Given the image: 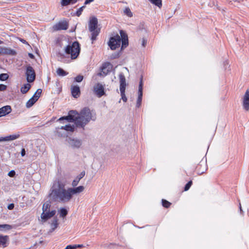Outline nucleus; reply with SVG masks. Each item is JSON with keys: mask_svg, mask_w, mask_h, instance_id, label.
I'll list each match as a JSON object with an SVG mask.
<instances>
[{"mask_svg": "<svg viewBox=\"0 0 249 249\" xmlns=\"http://www.w3.org/2000/svg\"><path fill=\"white\" fill-rule=\"evenodd\" d=\"M96 119V113L88 107H85L79 113L76 110H70L68 116L62 117L58 121L60 122L63 120H67L69 122H74L77 126L84 128L91 120L94 121Z\"/></svg>", "mask_w": 249, "mask_h": 249, "instance_id": "obj_1", "label": "nucleus"}, {"mask_svg": "<svg viewBox=\"0 0 249 249\" xmlns=\"http://www.w3.org/2000/svg\"><path fill=\"white\" fill-rule=\"evenodd\" d=\"M68 193L65 184L58 180L55 181L51 188L49 197L52 201L66 203L70 201Z\"/></svg>", "mask_w": 249, "mask_h": 249, "instance_id": "obj_2", "label": "nucleus"}, {"mask_svg": "<svg viewBox=\"0 0 249 249\" xmlns=\"http://www.w3.org/2000/svg\"><path fill=\"white\" fill-rule=\"evenodd\" d=\"M120 36L117 34L110 38L108 45L112 50H114L120 46L122 42L121 49L126 48L128 45L127 34L123 30L120 31Z\"/></svg>", "mask_w": 249, "mask_h": 249, "instance_id": "obj_3", "label": "nucleus"}, {"mask_svg": "<svg viewBox=\"0 0 249 249\" xmlns=\"http://www.w3.org/2000/svg\"><path fill=\"white\" fill-rule=\"evenodd\" d=\"M80 52V45L78 41H74L72 43H69L65 48V52L67 54H71L72 59L76 58Z\"/></svg>", "mask_w": 249, "mask_h": 249, "instance_id": "obj_4", "label": "nucleus"}, {"mask_svg": "<svg viewBox=\"0 0 249 249\" xmlns=\"http://www.w3.org/2000/svg\"><path fill=\"white\" fill-rule=\"evenodd\" d=\"M119 80H120V90L121 92V95L122 96V99L124 102H126L127 101V98L125 95V90L126 87V81L125 78L123 73H121L119 74Z\"/></svg>", "mask_w": 249, "mask_h": 249, "instance_id": "obj_5", "label": "nucleus"}, {"mask_svg": "<svg viewBox=\"0 0 249 249\" xmlns=\"http://www.w3.org/2000/svg\"><path fill=\"white\" fill-rule=\"evenodd\" d=\"M25 74L27 81L29 83H32L34 81L36 78V73L33 67L30 65L27 66Z\"/></svg>", "mask_w": 249, "mask_h": 249, "instance_id": "obj_6", "label": "nucleus"}, {"mask_svg": "<svg viewBox=\"0 0 249 249\" xmlns=\"http://www.w3.org/2000/svg\"><path fill=\"white\" fill-rule=\"evenodd\" d=\"M85 189V187L83 186H79L77 187L68 188V194H69V201H70L74 195L80 194Z\"/></svg>", "mask_w": 249, "mask_h": 249, "instance_id": "obj_7", "label": "nucleus"}, {"mask_svg": "<svg viewBox=\"0 0 249 249\" xmlns=\"http://www.w3.org/2000/svg\"><path fill=\"white\" fill-rule=\"evenodd\" d=\"M68 142L69 145L73 149H78L82 144V140L76 138H70L68 140Z\"/></svg>", "mask_w": 249, "mask_h": 249, "instance_id": "obj_8", "label": "nucleus"}, {"mask_svg": "<svg viewBox=\"0 0 249 249\" xmlns=\"http://www.w3.org/2000/svg\"><path fill=\"white\" fill-rule=\"evenodd\" d=\"M94 92L98 97H101L105 94V89L104 86L100 83H98L94 86Z\"/></svg>", "mask_w": 249, "mask_h": 249, "instance_id": "obj_9", "label": "nucleus"}, {"mask_svg": "<svg viewBox=\"0 0 249 249\" xmlns=\"http://www.w3.org/2000/svg\"><path fill=\"white\" fill-rule=\"evenodd\" d=\"M142 76H141L139 85L138 97L137 101L136 107H139L141 105L142 97Z\"/></svg>", "mask_w": 249, "mask_h": 249, "instance_id": "obj_10", "label": "nucleus"}, {"mask_svg": "<svg viewBox=\"0 0 249 249\" xmlns=\"http://www.w3.org/2000/svg\"><path fill=\"white\" fill-rule=\"evenodd\" d=\"M112 68V66L110 63H104L101 68V72L99 73L98 75H102L103 73L104 75H106L109 72L111 71Z\"/></svg>", "mask_w": 249, "mask_h": 249, "instance_id": "obj_11", "label": "nucleus"}, {"mask_svg": "<svg viewBox=\"0 0 249 249\" xmlns=\"http://www.w3.org/2000/svg\"><path fill=\"white\" fill-rule=\"evenodd\" d=\"M242 105L244 109L249 110V90L247 89L243 97Z\"/></svg>", "mask_w": 249, "mask_h": 249, "instance_id": "obj_12", "label": "nucleus"}, {"mask_svg": "<svg viewBox=\"0 0 249 249\" xmlns=\"http://www.w3.org/2000/svg\"><path fill=\"white\" fill-rule=\"evenodd\" d=\"M69 25L66 21L59 22L55 24L53 28L54 30L58 31L61 30H67L68 28Z\"/></svg>", "mask_w": 249, "mask_h": 249, "instance_id": "obj_13", "label": "nucleus"}, {"mask_svg": "<svg viewBox=\"0 0 249 249\" xmlns=\"http://www.w3.org/2000/svg\"><path fill=\"white\" fill-rule=\"evenodd\" d=\"M98 25V19L95 17L90 18L89 23V31H92L96 29Z\"/></svg>", "mask_w": 249, "mask_h": 249, "instance_id": "obj_14", "label": "nucleus"}, {"mask_svg": "<svg viewBox=\"0 0 249 249\" xmlns=\"http://www.w3.org/2000/svg\"><path fill=\"white\" fill-rule=\"evenodd\" d=\"M56 213L55 210H53L51 212L47 211L44 213H42L41 215V218L44 221H47L48 219L51 218L53 217Z\"/></svg>", "mask_w": 249, "mask_h": 249, "instance_id": "obj_15", "label": "nucleus"}, {"mask_svg": "<svg viewBox=\"0 0 249 249\" xmlns=\"http://www.w3.org/2000/svg\"><path fill=\"white\" fill-rule=\"evenodd\" d=\"M196 170L198 174H202L206 170V163L204 161H201L196 167Z\"/></svg>", "mask_w": 249, "mask_h": 249, "instance_id": "obj_16", "label": "nucleus"}, {"mask_svg": "<svg viewBox=\"0 0 249 249\" xmlns=\"http://www.w3.org/2000/svg\"><path fill=\"white\" fill-rule=\"evenodd\" d=\"M71 92L72 96L75 98H78L80 94V88L78 86H73L71 88Z\"/></svg>", "mask_w": 249, "mask_h": 249, "instance_id": "obj_17", "label": "nucleus"}, {"mask_svg": "<svg viewBox=\"0 0 249 249\" xmlns=\"http://www.w3.org/2000/svg\"><path fill=\"white\" fill-rule=\"evenodd\" d=\"M20 136V135L19 133L14 134V135H11L9 136H7L6 137H1V142L2 141H12L16 140Z\"/></svg>", "mask_w": 249, "mask_h": 249, "instance_id": "obj_18", "label": "nucleus"}, {"mask_svg": "<svg viewBox=\"0 0 249 249\" xmlns=\"http://www.w3.org/2000/svg\"><path fill=\"white\" fill-rule=\"evenodd\" d=\"M85 175V171L82 172L78 176H77L76 178L72 181V186L73 187L76 186L79 181L81 178H82Z\"/></svg>", "mask_w": 249, "mask_h": 249, "instance_id": "obj_19", "label": "nucleus"}, {"mask_svg": "<svg viewBox=\"0 0 249 249\" xmlns=\"http://www.w3.org/2000/svg\"><path fill=\"white\" fill-rule=\"evenodd\" d=\"M12 109L10 106H5L1 107V117L4 116L11 112Z\"/></svg>", "mask_w": 249, "mask_h": 249, "instance_id": "obj_20", "label": "nucleus"}, {"mask_svg": "<svg viewBox=\"0 0 249 249\" xmlns=\"http://www.w3.org/2000/svg\"><path fill=\"white\" fill-rule=\"evenodd\" d=\"M1 53L15 55L16 52L14 50L11 49L1 47Z\"/></svg>", "mask_w": 249, "mask_h": 249, "instance_id": "obj_21", "label": "nucleus"}, {"mask_svg": "<svg viewBox=\"0 0 249 249\" xmlns=\"http://www.w3.org/2000/svg\"><path fill=\"white\" fill-rule=\"evenodd\" d=\"M9 244V237L8 236H2L1 235V246L3 248H5Z\"/></svg>", "mask_w": 249, "mask_h": 249, "instance_id": "obj_22", "label": "nucleus"}, {"mask_svg": "<svg viewBox=\"0 0 249 249\" xmlns=\"http://www.w3.org/2000/svg\"><path fill=\"white\" fill-rule=\"evenodd\" d=\"M31 88V85L29 83L25 84L20 89V91L22 93L25 94L28 92V91Z\"/></svg>", "mask_w": 249, "mask_h": 249, "instance_id": "obj_23", "label": "nucleus"}, {"mask_svg": "<svg viewBox=\"0 0 249 249\" xmlns=\"http://www.w3.org/2000/svg\"><path fill=\"white\" fill-rule=\"evenodd\" d=\"M91 33V39L94 41L96 39V37L99 34L100 30L94 29L92 31H90Z\"/></svg>", "mask_w": 249, "mask_h": 249, "instance_id": "obj_24", "label": "nucleus"}, {"mask_svg": "<svg viewBox=\"0 0 249 249\" xmlns=\"http://www.w3.org/2000/svg\"><path fill=\"white\" fill-rule=\"evenodd\" d=\"M56 73L60 76H64L68 74V72L65 71L62 68H59L56 70Z\"/></svg>", "mask_w": 249, "mask_h": 249, "instance_id": "obj_25", "label": "nucleus"}, {"mask_svg": "<svg viewBox=\"0 0 249 249\" xmlns=\"http://www.w3.org/2000/svg\"><path fill=\"white\" fill-rule=\"evenodd\" d=\"M58 226V220L56 218H54L51 224V231H53Z\"/></svg>", "mask_w": 249, "mask_h": 249, "instance_id": "obj_26", "label": "nucleus"}, {"mask_svg": "<svg viewBox=\"0 0 249 249\" xmlns=\"http://www.w3.org/2000/svg\"><path fill=\"white\" fill-rule=\"evenodd\" d=\"M36 102V99H34L33 97L31 98L26 103V106L27 107L29 108L31 107Z\"/></svg>", "mask_w": 249, "mask_h": 249, "instance_id": "obj_27", "label": "nucleus"}, {"mask_svg": "<svg viewBox=\"0 0 249 249\" xmlns=\"http://www.w3.org/2000/svg\"><path fill=\"white\" fill-rule=\"evenodd\" d=\"M60 129H65L67 131H74V126L73 125H71L70 124H67L65 126H62Z\"/></svg>", "mask_w": 249, "mask_h": 249, "instance_id": "obj_28", "label": "nucleus"}, {"mask_svg": "<svg viewBox=\"0 0 249 249\" xmlns=\"http://www.w3.org/2000/svg\"><path fill=\"white\" fill-rule=\"evenodd\" d=\"M42 93V89H37L36 92L34 93L32 97L33 98L36 99V101L38 100L39 98L40 97L41 94Z\"/></svg>", "mask_w": 249, "mask_h": 249, "instance_id": "obj_29", "label": "nucleus"}, {"mask_svg": "<svg viewBox=\"0 0 249 249\" xmlns=\"http://www.w3.org/2000/svg\"><path fill=\"white\" fill-rule=\"evenodd\" d=\"M50 207H51V205H50V203H49V202L45 203L43 204V207H42V211H43L42 213H44L45 212L49 211L48 210H49Z\"/></svg>", "mask_w": 249, "mask_h": 249, "instance_id": "obj_30", "label": "nucleus"}, {"mask_svg": "<svg viewBox=\"0 0 249 249\" xmlns=\"http://www.w3.org/2000/svg\"><path fill=\"white\" fill-rule=\"evenodd\" d=\"M152 4L160 7L162 6L161 0H149Z\"/></svg>", "mask_w": 249, "mask_h": 249, "instance_id": "obj_31", "label": "nucleus"}, {"mask_svg": "<svg viewBox=\"0 0 249 249\" xmlns=\"http://www.w3.org/2000/svg\"><path fill=\"white\" fill-rule=\"evenodd\" d=\"M124 12L125 15H127L129 17H132L133 16V14L129 7H126L124 9Z\"/></svg>", "mask_w": 249, "mask_h": 249, "instance_id": "obj_32", "label": "nucleus"}, {"mask_svg": "<svg viewBox=\"0 0 249 249\" xmlns=\"http://www.w3.org/2000/svg\"><path fill=\"white\" fill-rule=\"evenodd\" d=\"M68 214L67 210L65 208H61L60 210V216L62 217H65Z\"/></svg>", "mask_w": 249, "mask_h": 249, "instance_id": "obj_33", "label": "nucleus"}, {"mask_svg": "<svg viewBox=\"0 0 249 249\" xmlns=\"http://www.w3.org/2000/svg\"><path fill=\"white\" fill-rule=\"evenodd\" d=\"M12 229V226L8 224H1V230L6 231Z\"/></svg>", "mask_w": 249, "mask_h": 249, "instance_id": "obj_34", "label": "nucleus"}, {"mask_svg": "<svg viewBox=\"0 0 249 249\" xmlns=\"http://www.w3.org/2000/svg\"><path fill=\"white\" fill-rule=\"evenodd\" d=\"M171 203L165 199H162V205L163 207L168 208L170 207Z\"/></svg>", "mask_w": 249, "mask_h": 249, "instance_id": "obj_35", "label": "nucleus"}, {"mask_svg": "<svg viewBox=\"0 0 249 249\" xmlns=\"http://www.w3.org/2000/svg\"><path fill=\"white\" fill-rule=\"evenodd\" d=\"M120 55V52H115L110 55L111 59H114L118 58Z\"/></svg>", "mask_w": 249, "mask_h": 249, "instance_id": "obj_36", "label": "nucleus"}, {"mask_svg": "<svg viewBox=\"0 0 249 249\" xmlns=\"http://www.w3.org/2000/svg\"><path fill=\"white\" fill-rule=\"evenodd\" d=\"M85 8V6L84 5V6L81 7L80 8H79L77 10V11H76V12L75 13V15L77 17H79L82 14V13Z\"/></svg>", "mask_w": 249, "mask_h": 249, "instance_id": "obj_37", "label": "nucleus"}, {"mask_svg": "<svg viewBox=\"0 0 249 249\" xmlns=\"http://www.w3.org/2000/svg\"><path fill=\"white\" fill-rule=\"evenodd\" d=\"M71 4V0H61V4L63 6H67Z\"/></svg>", "mask_w": 249, "mask_h": 249, "instance_id": "obj_38", "label": "nucleus"}, {"mask_svg": "<svg viewBox=\"0 0 249 249\" xmlns=\"http://www.w3.org/2000/svg\"><path fill=\"white\" fill-rule=\"evenodd\" d=\"M192 184V181H189V182H188V183L185 185V187H184V190L185 191H188V190L190 189V187L191 186Z\"/></svg>", "mask_w": 249, "mask_h": 249, "instance_id": "obj_39", "label": "nucleus"}, {"mask_svg": "<svg viewBox=\"0 0 249 249\" xmlns=\"http://www.w3.org/2000/svg\"><path fill=\"white\" fill-rule=\"evenodd\" d=\"M9 77L7 73H1V81H4L7 80Z\"/></svg>", "mask_w": 249, "mask_h": 249, "instance_id": "obj_40", "label": "nucleus"}, {"mask_svg": "<svg viewBox=\"0 0 249 249\" xmlns=\"http://www.w3.org/2000/svg\"><path fill=\"white\" fill-rule=\"evenodd\" d=\"M74 79L77 82H81L83 79V76L81 75H78L75 77Z\"/></svg>", "mask_w": 249, "mask_h": 249, "instance_id": "obj_41", "label": "nucleus"}, {"mask_svg": "<svg viewBox=\"0 0 249 249\" xmlns=\"http://www.w3.org/2000/svg\"><path fill=\"white\" fill-rule=\"evenodd\" d=\"M77 248L76 245L72 246V245H68L67 246L65 249H76Z\"/></svg>", "mask_w": 249, "mask_h": 249, "instance_id": "obj_42", "label": "nucleus"}, {"mask_svg": "<svg viewBox=\"0 0 249 249\" xmlns=\"http://www.w3.org/2000/svg\"><path fill=\"white\" fill-rule=\"evenodd\" d=\"M15 174L16 173L14 170H11L8 173V175L11 177H13L15 175Z\"/></svg>", "mask_w": 249, "mask_h": 249, "instance_id": "obj_43", "label": "nucleus"}, {"mask_svg": "<svg viewBox=\"0 0 249 249\" xmlns=\"http://www.w3.org/2000/svg\"><path fill=\"white\" fill-rule=\"evenodd\" d=\"M14 204H13V203H11L9 205H8V206H7V208L10 210H13L14 209Z\"/></svg>", "mask_w": 249, "mask_h": 249, "instance_id": "obj_44", "label": "nucleus"}, {"mask_svg": "<svg viewBox=\"0 0 249 249\" xmlns=\"http://www.w3.org/2000/svg\"><path fill=\"white\" fill-rule=\"evenodd\" d=\"M26 154V151L24 148H22L21 151V157H24Z\"/></svg>", "mask_w": 249, "mask_h": 249, "instance_id": "obj_45", "label": "nucleus"}, {"mask_svg": "<svg viewBox=\"0 0 249 249\" xmlns=\"http://www.w3.org/2000/svg\"><path fill=\"white\" fill-rule=\"evenodd\" d=\"M94 0H86L84 3L85 5L89 4L90 2H93Z\"/></svg>", "mask_w": 249, "mask_h": 249, "instance_id": "obj_46", "label": "nucleus"}, {"mask_svg": "<svg viewBox=\"0 0 249 249\" xmlns=\"http://www.w3.org/2000/svg\"><path fill=\"white\" fill-rule=\"evenodd\" d=\"M7 86L6 85L1 84V91H3L6 89Z\"/></svg>", "mask_w": 249, "mask_h": 249, "instance_id": "obj_47", "label": "nucleus"}, {"mask_svg": "<svg viewBox=\"0 0 249 249\" xmlns=\"http://www.w3.org/2000/svg\"><path fill=\"white\" fill-rule=\"evenodd\" d=\"M146 44V40L144 39H143L142 42V45L143 47H145V45Z\"/></svg>", "mask_w": 249, "mask_h": 249, "instance_id": "obj_48", "label": "nucleus"}, {"mask_svg": "<svg viewBox=\"0 0 249 249\" xmlns=\"http://www.w3.org/2000/svg\"><path fill=\"white\" fill-rule=\"evenodd\" d=\"M28 56L32 59H33L34 58L35 56L33 54L31 53H28Z\"/></svg>", "mask_w": 249, "mask_h": 249, "instance_id": "obj_49", "label": "nucleus"}, {"mask_svg": "<svg viewBox=\"0 0 249 249\" xmlns=\"http://www.w3.org/2000/svg\"><path fill=\"white\" fill-rule=\"evenodd\" d=\"M78 0H71V4H74Z\"/></svg>", "mask_w": 249, "mask_h": 249, "instance_id": "obj_50", "label": "nucleus"}, {"mask_svg": "<svg viewBox=\"0 0 249 249\" xmlns=\"http://www.w3.org/2000/svg\"><path fill=\"white\" fill-rule=\"evenodd\" d=\"M9 0H1V2H3V3H7L8 2Z\"/></svg>", "mask_w": 249, "mask_h": 249, "instance_id": "obj_51", "label": "nucleus"}, {"mask_svg": "<svg viewBox=\"0 0 249 249\" xmlns=\"http://www.w3.org/2000/svg\"><path fill=\"white\" fill-rule=\"evenodd\" d=\"M239 209H240V213H242L243 212V210L242 209V207H241V205L240 203L239 204Z\"/></svg>", "mask_w": 249, "mask_h": 249, "instance_id": "obj_52", "label": "nucleus"}, {"mask_svg": "<svg viewBox=\"0 0 249 249\" xmlns=\"http://www.w3.org/2000/svg\"><path fill=\"white\" fill-rule=\"evenodd\" d=\"M76 247H77V248H81V247H83V245H76Z\"/></svg>", "mask_w": 249, "mask_h": 249, "instance_id": "obj_53", "label": "nucleus"}, {"mask_svg": "<svg viewBox=\"0 0 249 249\" xmlns=\"http://www.w3.org/2000/svg\"><path fill=\"white\" fill-rule=\"evenodd\" d=\"M21 42H23V43H26V40H24V39H21Z\"/></svg>", "mask_w": 249, "mask_h": 249, "instance_id": "obj_54", "label": "nucleus"}]
</instances>
